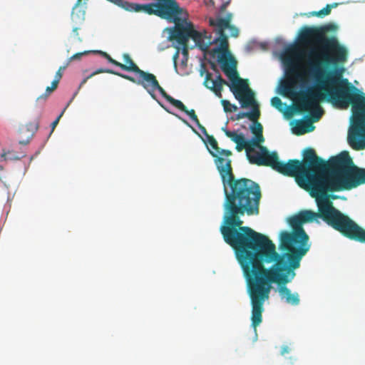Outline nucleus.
<instances>
[{"instance_id": "393cba45", "label": "nucleus", "mask_w": 365, "mask_h": 365, "mask_svg": "<svg viewBox=\"0 0 365 365\" xmlns=\"http://www.w3.org/2000/svg\"><path fill=\"white\" fill-rule=\"evenodd\" d=\"M54 90L53 88H51V86H48L46 88V92L41 95L39 97H38L37 100L39 101V100H46L48 96Z\"/></svg>"}, {"instance_id": "4c0bfd02", "label": "nucleus", "mask_w": 365, "mask_h": 365, "mask_svg": "<svg viewBox=\"0 0 365 365\" xmlns=\"http://www.w3.org/2000/svg\"><path fill=\"white\" fill-rule=\"evenodd\" d=\"M203 72H204L203 71H201V76L203 75Z\"/></svg>"}, {"instance_id": "4468645a", "label": "nucleus", "mask_w": 365, "mask_h": 365, "mask_svg": "<svg viewBox=\"0 0 365 365\" xmlns=\"http://www.w3.org/2000/svg\"><path fill=\"white\" fill-rule=\"evenodd\" d=\"M39 119H40V115H38L35 118V119L33 121H31L26 125L25 130L29 133V135L28 136V138L26 140H19V143L21 145H27L30 142V140L33 138L34 133L38 129ZM21 133L24 132V128H22L21 130Z\"/></svg>"}, {"instance_id": "5701e85b", "label": "nucleus", "mask_w": 365, "mask_h": 365, "mask_svg": "<svg viewBox=\"0 0 365 365\" xmlns=\"http://www.w3.org/2000/svg\"><path fill=\"white\" fill-rule=\"evenodd\" d=\"M271 103L274 108H277L279 110H282V101L279 97H273L271 99Z\"/></svg>"}, {"instance_id": "aec40b11", "label": "nucleus", "mask_w": 365, "mask_h": 365, "mask_svg": "<svg viewBox=\"0 0 365 365\" xmlns=\"http://www.w3.org/2000/svg\"><path fill=\"white\" fill-rule=\"evenodd\" d=\"M155 4H139L140 11H143L148 14H155L157 15L156 8H155Z\"/></svg>"}, {"instance_id": "2f4dec72", "label": "nucleus", "mask_w": 365, "mask_h": 365, "mask_svg": "<svg viewBox=\"0 0 365 365\" xmlns=\"http://www.w3.org/2000/svg\"><path fill=\"white\" fill-rule=\"evenodd\" d=\"M321 113L319 112V113H316L314 115H313L312 118H313V120L314 121H317L319 120L320 117H321Z\"/></svg>"}, {"instance_id": "a211bd4d", "label": "nucleus", "mask_w": 365, "mask_h": 365, "mask_svg": "<svg viewBox=\"0 0 365 365\" xmlns=\"http://www.w3.org/2000/svg\"><path fill=\"white\" fill-rule=\"evenodd\" d=\"M121 7L128 11L139 12V4L130 3L124 0V3L121 4Z\"/></svg>"}, {"instance_id": "bb28decb", "label": "nucleus", "mask_w": 365, "mask_h": 365, "mask_svg": "<svg viewBox=\"0 0 365 365\" xmlns=\"http://www.w3.org/2000/svg\"><path fill=\"white\" fill-rule=\"evenodd\" d=\"M217 156L220 155V157H222V155H225L226 157H230V155H232V152L229 150H224V149H221L220 148V150L217 153Z\"/></svg>"}, {"instance_id": "4be33fe9", "label": "nucleus", "mask_w": 365, "mask_h": 365, "mask_svg": "<svg viewBox=\"0 0 365 365\" xmlns=\"http://www.w3.org/2000/svg\"><path fill=\"white\" fill-rule=\"evenodd\" d=\"M91 52V51H85L83 52L76 53L68 58V63H69L70 62H71L73 61L80 60L83 56H85Z\"/></svg>"}, {"instance_id": "1a4fd4ad", "label": "nucleus", "mask_w": 365, "mask_h": 365, "mask_svg": "<svg viewBox=\"0 0 365 365\" xmlns=\"http://www.w3.org/2000/svg\"><path fill=\"white\" fill-rule=\"evenodd\" d=\"M335 212H336V217L328 221L327 224L339 231L344 237L361 243H365V230L337 209Z\"/></svg>"}, {"instance_id": "473e14b6", "label": "nucleus", "mask_w": 365, "mask_h": 365, "mask_svg": "<svg viewBox=\"0 0 365 365\" xmlns=\"http://www.w3.org/2000/svg\"><path fill=\"white\" fill-rule=\"evenodd\" d=\"M112 1L120 7L121 4L124 3V0H112Z\"/></svg>"}, {"instance_id": "20e7f679", "label": "nucleus", "mask_w": 365, "mask_h": 365, "mask_svg": "<svg viewBox=\"0 0 365 365\" xmlns=\"http://www.w3.org/2000/svg\"><path fill=\"white\" fill-rule=\"evenodd\" d=\"M218 62L221 65V69L230 80L232 85L230 91L235 98L238 100L242 108L252 106L251 112H240L236 115L237 120L248 118L250 120L259 118L260 111L255 99V93L250 89L247 80L241 78L236 70V61L229 55H221L218 58Z\"/></svg>"}, {"instance_id": "9b49d317", "label": "nucleus", "mask_w": 365, "mask_h": 365, "mask_svg": "<svg viewBox=\"0 0 365 365\" xmlns=\"http://www.w3.org/2000/svg\"><path fill=\"white\" fill-rule=\"evenodd\" d=\"M211 73L207 71L204 85L206 88L210 89L217 96H221L222 86L224 84L228 85L225 80H224L220 75L217 76L216 78H212Z\"/></svg>"}, {"instance_id": "c9c22d12", "label": "nucleus", "mask_w": 365, "mask_h": 365, "mask_svg": "<svg viewBox=\"0 0 365 365\" xmlns=\"http://www.w3.org/2000/svg\"><path fill=\"white\" fill-rule=\"evenodd\" d=\"M72 18L74 19L75 18V14H74V12L73 11L72 12Z\"/></svg>"}, {"instance_id": "b1692460", "label": "nucleus", "mask_w": 365, "mask_h": 365, "mask_svg": "<svg viewBox=\"0 0 365 365\" xmlns=\"http://www.w3.org/2000/svg\"><path fill=\"white\" fill-rule=\"evenodd\" d=\"M99 53L103 56H104L105 58H106V59L108 61L109 63L119 67V63L120 62L115 61V59H113V58L110 57V55H108L107 53L106 52H103V51H99Z\"/></svg>"}, {"instance_id": "72a5a7b5", "label": "nucleus", "mask_w": 365, "mask_h": 365, "mask_svg": "<svg viewBox=\"0 0 365 365\" xmlns=\"http://www.w3.org/2000/svg\"><path fill=\"white\" fill-rule=\"evenodd\" d=\"M81 0H78L77 1V3L75 5V7L73 8V9H76L77 6H78V5L81 4Z\"/></svg>"}, {"instance_id": "ddd939ff", "label": "nucleus", "mask_w": 365, "mask_h": 365, "mask_svg": "<svg viewBox=\"0 0 365 365\" xmlns=\"http://www.w3.org/2000/svg\"><path fill=\"white\" fill-rule=\"evenodd\" d=\"M123 58L125 63H120L119 68H120L123 71L135 73L138 76V77L136 79L144 78L145 76L148 73V72L141 70L132 60L129 54L124 53L123 55Z\"/></svg>"}, {"instance_id": "f8f14e48", "label": "nucleus", "mask_w": 365, "mask_h": 365, "mask_svg": "<svg viewBox=\"0 0 365 365\" xmlns=\"http://www.w3.org/2000/svg\"><path fill=\"white\" fill-rule=\"evenodd\" d=\"M257 120L258 119L252 120V124L250 128L252 133L254 135L252 140H247L251 148L259 146L262 143L264 142V138L263 136V127Z\"/></svg>"}, {"instance_id": "f704fd0d", "label": "nucleus", "mask_w": 365, "mask_h": 365, "mask_svg": "<svg viewBox=\"0 0 365 365\" xmlns=\"http://www.w3.org/2000/svg\"><path fill=\"white\" fill-rule=\"evenodd\" d=\"M73 32H75V33H76V35H78V28H74V29H73Z\"/></svg>"}, {"instance_id": "412c9836", "label": "nucleus", "mask_w": 365, "mask_h": 365, "mask_svg": "<svg viewBox=\"0 0 365 365\" xmlns=\"http://www.w3.org/2000/svg\"><path fill=\"white\" fill-rule=\"evenodd\" d=\"M222 104L225 112H235L237 110V107L235 105L231 104L228 101L222 100Z\"/></svg>"}, {"instance_id": "6ab92c4d", "label": "nucleus", "mask_w": 365, "mask_h": 365, "mask_svg": "<svg viewBox=\"0 0 365 365\" xmlns=\"http://www.w3.org/2000/svg\"><path fill=\"white\" fill-rule=\"evenodd\" d=\"M121 7L128 11L139 12V4L130 3L124 0V3L121 4Z\"/></svg>"}, {"instance_id": "9d476101", "label": "nucleus", "mask_w": 365, "mask_h": 365, "mask_svg": "<svg viewBox=\"0 0 365 365\" xmlns=\"http://www.w3.org/2000/svg\"><path fill=\"white\" fill-rule=\"evenodd\" d=\"M227 137L230 138L232 141L236 143V150L238 152L245 150L246 154L254 151V148H251L248 141L245 139L242 133L238 134L235 131H231L227 129H222Z\"/></svg>"}, {"instance_id": "c756f323", "label": "nucleus", "mask_w": 365, "mask_h": 365, "mask_svg": "<svg viewBox=\"0 0 365 365\" xmlns=\"http://www.w3.org/2000/svg\"><path fill=\"white\" fill-rule=\"evenodd\" d=\"M59 81V80L54 78V80L51 83V88H53L55 91L58 87Z\"/></svg>"}, {"instance_id": "6e6552de", "label": "nucleus", "mask_w": 365, "mask_h": 365, "mask_svg": "<svg viewBox=\"0 0 365 365\" xmlns=\"http://www.w3.org/2000/svg\"><path fill=\"white\" fill-rule=\"evenodd\" d=\"M185 29V31L182 32L184 37L182 41H180L177 37H174L175 32H170V39L176 41L182 46V51L185 56L188 55V41L190 38H192L195 41V45L202 51H207L211 45L217 43H219V46L216 48H221V38H220L219 36L213 38L206 31H203V32L196 31L193 25H188Z\"/></svg>"}, {"instance_id": "dca6fc26", "label": "nucleus", "mask_w": 365, "mask_h": 365, "mask_svg": "<svg viewBox=\"0 0 365 365\" xmlns=\"http://www.w3.org/2000/svg\"><path fill=\"white\" fill-rule=\"evenodd\" d=\"M182 106H175L177 108H178L180 110L185 113L187 115H188L190 118V119L194 121L195 123V124L197 125V126L199 128V129L203 132L204 133H205L206 135L207 134V130L205 129V128L202 125L197 118V116L195 113V110L193 109H191V110H188L187 108V107L182 103Z\"/></svg>"}, {"instance_id": "f03ea898", "label": "nucleus", "mask_w": 365, "mask_h": 365, "mask_svg": "<svg viewBox=\"0 0 365 365\" xmlns=\"http://www.w3.org/2000/svg\"><path fill=\"white\" fill-rule=\"evenodd\" d=\"M335 29L336 26L333 24L302 28L299 41L307 48L304 57L308 74L317 86L307 91H297V81H303V75L298 72L299 66L292 58L298 56L297 48L291 46L284 58L287 78L281 84V92L295 101L294 108L300 113L318 108V103L324 99L341 109L351 105L353 120L349 143L359 150L364 148L359 138H365V93L342 78L349 53L336 36H327L328 31Z\"/></svg>"}, {"instance_id": "7c9ffc66", "label": "nucleus", "mask_w": 365, "mask_h": 365, "mask_svg": "<svg viewBox=\"0 0 365 365\" xmlns=\"http://www.w3.org/2000/svg\"><path fill=\"white\" fill-rule=\"evenodd\" d=\"M178 56H179V48L178 49V51H176V53L174 54V56L173 57V61H174V65L175 67L177 66V60L178 58Z\"/></svg>"}, {"instance_id": "7ed1b4c3", "label": "nucleus", "mask_w": 365, "mask_h": 365, "mask_svg": "<svg viewBox=\"0 0 365 365\" xmlns=\"http://www.w3.org/2000/svg\"><path fill=\"white\" fill-rule=\"evenodd\" d=\"M211 148L210 154L215 158V164L224 185L223 225L220 232L226 243L231 247H244L251 242L260 244L267 240L264 235L257 232L247 226H242L245 215H258L262 198L260 186L256 182L247 179H235L232 173L231 160L217 156L220 150L215 138L207 135Z\"/></svg>"}, {"instance_id": "cd10ccee", "label": "nucleus", "mask_w": 365, "mask_h": 365, "mask_svg": "<svg viewBox=\"0 0 365 365\" xmlns=\"http://www.w3.org/2000/svg\"><path fill=\"white\" fill-rule=\"evenodd\" d=\"M63 111L56 118V119L51 123V128H52V130H54V128H56V126L58 125V122H59V120L60 118H61V116L63 115Z\"/></svg>"}, {"instance_id": "0eeeda50", "label": "nucleus", "mask_w": 365, "mask_h": 365, "mask_svg": "<svg viewBox=\"0 0 365 365\" xmlns=\"http://www.w3.org/2000/svg\"><path fill=\"white\" fill-rule=\"evenodd\" d=\"M101 73H108L110 74H113L118 76H120L125 80H128L133 83L140 85L142 86L150 95V96L153 99H156L155 91H158L160 95L170 104H172L173 106H182V102L179 100L175 99L171 96L168 95L166 91L164 90V88L159 84L158 81L156 78V76L150 73H148L144 78L142 79H135V78L120 73L119 72L115 71L113 70L110 69H98V71L92 73L90 76H87L86 78H83V81L81 82L78 90L87 82V81L93 77L94 75Z\"/></svg>"}, {"instance_id": "2eb2a0df", "label": "nucleus", "mask_w": 365, "mask_h": 365, "mask_svg": "<svg viewBox=\"0 0 365 365\" xmlns=\"http://www.w3.org/2000/svg\"><path fill=\"white\" fill-rule=\"evenodd\" d=\"M314 129V126L309 120H299L293 128V133L297 135H301L311 132Z\"/></svg>"}, {"instance_id": "e433bc0d", "label": "nucleus", "mask_w": 365, "mask_h": 365, "mask_svg": "<svg viewBox=\"0 0 365 365\" xmlns=\"http://www.w3.org/2000/svg\"><path fill=\"white\" fill-rule=\"evenodd\" d=\"M182 121H183L184 123H185L186 124H187V125H188V123H187L185 120H184V119H182Z\"/></svg>"}, {"instance_id": "39448f33", "label": "nucleus", "mask_w": 365, "mask_h": 365, "mask_svg": "<svg viewBox=\"0 0 365 365\" xmlns=\"http://www.w3.org/2000/svg\"><path fill=\"white\" fill-rule=\"evenodd\" d=\"M222 5L216 17L209 19L210 25L213 27L214 31L221 38V48H213L211 53L212 54L222 53V55L228 56L230 54L227 55V53L228 52L229 43L225 31L228 29L230 36L234 38L239 36L240 31L235 25L231 24L233 14L226 11L231 0H222Z\"/></svg>"}, {"instance_id": "c85d7f7f", "label": "nucleus", "mask_w": 365, "mask_h": 365, "mask_svg": "<svg viewBox=\"0 0 365 365\" xmlns=\"http://www.w3.org/2000/svg\"><path fill=\"white\" fill-rule=\"evenodd\" d=\"M289 351H290L289 347L287 345H284L281 348L280 353L282 355H284L286 354H288L289 352Z\"/></svg>"}, {"instance_id": "f3484780", "label": "nucleus", "mask_w": 365, "mask_h": 365, "mask_svg": "<svg viewBox=\"0 0 365 365\" xmlns=\"http://www.w3.org/2000/svg\"><path fill=\"white\" fill-rule=\"evenodd\" d=\"M337 4H327L324 8L318 11H312L309 14L308 16H317V17H324L329 15L331 13V9L337 6Z\"/></svg>"}, {"instance_id": "f257e3e1", "label": "nucleus", "mask_w": 365, "mask_h": 365, "mask_svg": "<svg viewBox=\"0 0 365 365\" xmlns=\"http://www.w3.org/2000/svg\"><path fill=\"white\" fill-rule=\"evenodd\" d=\"M259 150L247 154L252 164L272 168L285 176L294 177L299 186L308 191L315 198L318 212L304 210L291 217L288 222L291 232L282 231L279 235V254L276 246L267 236L260 244L251 242L244 247H232L246 279L250 300H268L272 284L278 285V292L285 300H300L299 294L292 293L286 286L292 282L299 267L302 258L310 248L309 236L302 225L322 219L326 223L336 217L334 207L328 192L349 190L365 184V168L354 165L346 151L331 157L328 161L318 157L313 148L303 151V160L279 161L277 152L270 153L263 146Z\"/></svg>"}, {"instance_id": "a878e982", "label": "nucleus", "mask_w": 365, "mask_h": 365, "mask_svg": "<svg viewBox=\"0 0 365 365\" xmlns=\"http://www.w3.org/2000/svg\"><path fill=\"white\" fill-rule=\"evenodd\" d=\"M68 64H69V63L67 62V63H66V64L65 66H61V67L58 68V70L57 71V72H56V75H55V78H56V79H58V80H59V81L61 79L62 76H63L62 72H63V71H64V70L66 68V67L68 66Z\"/></svg>"}, {"instance_id": "423d86ee", "label": "nucleus", "mask_w": 365, "mask_h": 365, "mask_svg": "<svg viewBox=\"0 0 365 365\" xmlns=\"http://www.w3.org/2000/svg\"><path fill=\"white\" fill-rule=\"evenodd\" d=\"M154 6L156 8L157 16L175 24L173 27L169 29L170 33L175 32L174 37L182 41V32L185 31V27L193 25L187 21L188 14L186 11L180 7L176 0H158Z\"/></svg>"}]
</instances>
